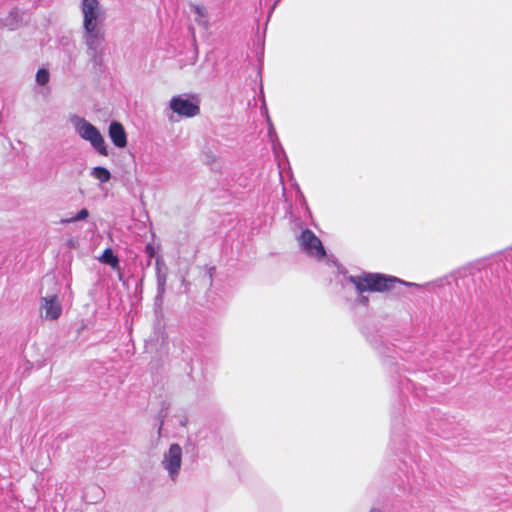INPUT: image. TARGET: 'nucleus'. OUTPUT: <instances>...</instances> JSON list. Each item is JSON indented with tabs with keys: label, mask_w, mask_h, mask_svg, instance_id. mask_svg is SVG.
<instances>
[{
	"label": "nucleus",
	"mask_w": 512,
	"mask_h": 512,
	"mask_svg": "<svg viewBox=\"0 0 512 512\" xmlns=\"http://www.w3.org/2000/svg\"><path fill=\"white\" fill-rule=\"evenodd\" d=\"M79 9L82 18L83 41L88 53L96 56L102 52L105 41V8L99 0H81Z\"/></svg>",
	"instance_id": "f257e3e1"
},
{
	"label": "nucleus",
	"mask_w": 512,
	"mask_h": 512,
	"mask_svg": "<svg viewBox=\"0 0 512 512\" xmlns=\"http://www.w3.org/2000/svg\"><path fill=\"white\" fill-rule=\"evenodd\" d=\"M183 459V450L178 443H172L168 449L163 452L161 465L167 472L168 477L175 481L179 476Z\"/></svg>",
	"instance_id": "39448f33"
},
{
	"label": "nucleus",
	"mask_w": 512,
	"mask_h": 512,
	"mask_svg": "<svg viewBox=\"0 0 512 512\" xmlns=\"http://www.w3.org/2000/svg\"><path fill=\"white\" fill-rule=\"evenodd\" d=\"M191 11L194 15V21L204 29L209 28V15L206 7L201 4L192 5Z\"/></svg>",
	"instance_id": "1a4fd4ad"
},
{
	"label": "nucleus",
	"mask_w": 512,
	"mask_h": 512,
	"mask_svg": "<svg viewBox=\"0 0 512 512\" xmlns=\"http://www.w3.org/2000/svg\"><path fill=\"white\" fill-rule=\"evenodd\" d=\"M298 243L303 252L317 260L324 258L326 252L321 240L309 229L302 230Z\"/></svg>",
	"instance_id": "423d86ee"
},
{
	"label": "nucleus",
	"mask_w": 512,
	"mask_h": 512,
	"mask_svg": "<svg viewBox=\"0 0 512 512\" xmlns=\"http://www.w3.org/2000/svg\"><path fill=\"white\" fill-rule=\"evenodd\" d=\"M99 260L105 264L110 265L112 268L116 269L119 264V260L117 256L114 255L111 249H106L103 254L100 256Z\"/></svg>",
	"instance_id": "f8f14e48"
},
{
	"label": "nucleus",
	"mask_w": 512,
	"mask_h": 512,
	"mask_svg": "<svg viewBox=\"0 0 512 512\" xmlns=\"http://www.w3.org/2000/svg\"><path fill=\"white\" fill-rule=\"evenodd\" d=\"M359 301H360L361 303H365V302L367 301V298H366V297H364V296H360Z\"/></svg>",
	"instance_id": "f3484780"
},
{
	"label": "nucleus",
	"mask_w": 512,
	"mask_h": 512,
	"mask_svg": "<svg viewBox=\"0 0 512 512\" xmlns=\"http://www.w3.org/2000/svg\"><path fill=\"white\" fill-rule=\"evenodd\" d=\"M155 267H156V277H157V283L158 288L161 292L164 291L166 280H167V273L168 268L162 259V257H157L155 261Z\"/></svg>",
	"instance_id": "9d476101"
},
{
	"label": "nucleus",
	"mask_w": 512,
	"mask_h": 512,
	"mask_svg": "<svg viewBox=\"0 0 512 512\" xmlns=\"http://www.w3.org/2000/svg\"><path fill=\"white\" fill-rule=\"evenodd\" d=\"M168 110L171 112V115H168L170 119L173 115L180 118H193L200 114L199 100L187 94L175 95L168 103Z\"/></svg>",
	"instance_id": "20e7f679"
},
{
	"label": "nucleus",
	"mask_w": 512,
	"mask_h": 512,
	"mask_svg": "<svg viewBox=\"0 0 512 512\" xmlns=\"http://www.w3.org/2000/svg\"><path fill=\"white\" fill-rule=\"evenodd\" d=\"M90 175L100 183H107L111 179L110 171L102 166L93 167L90 171Z\"/></svg>",
	"instance_id": "9b49d317"
},
{
	"label": "nucleus",
	"mask_w": 512,
	"mask_h": 512,
	"mask_svg": "<svg viewBox=\"0 0 512 512\" xmlns=\"http://www.w3.org/2000/svg\"><path fill=\"white\" fill-rule=\"evenodd\" d=\"M368 512H387V511H385L384 509L379 508V507H373Z\"/></svg>",
	"instance_id": "dca6fc26"
},
{
	"label": "nucleus",
	"mask_w": 512,
	"mask_h": 512,
	"mask_svg": "<svg viewBox=\"0 0 512 512\" xmlns=\"http://www.w3.org/2000/svg\"><path fill=\"white\" fill-rule=\"evenodd\" d=\"M158 249H159V246L154 243H148L145 246V252L149 256V258L155 257L157 255Z\"/></svg>",
	"instance_id": "2eb2a0df"
},
{
	"label": "nucleus",
	"mask_w": 512,
	"mask_h": 512,
	"mask_svg": "<svg viewBox=\"0 0 512 512\" xmlns=\"http://www.w3.org/2000/svg\"><path fill=\"white\" fill-rule=\"evenodd\" d=\"M108 135L112 143L117 148L122 149L127 146V133L124 129V126L120 122L113 121L110 123L108 128Z\"/></svg>",
	"instance_id": "6e6552de"
},
{
	"label": "nucleus",
	"mask_w": 512,
	"mask_h": 512,
	"mask_svg": "<svg viewBox=\"0 0 512 512\" xmlns=\"http://www.w3.org/2000/svg\"><path fill=\"white\" fill-rule=\"evenodd\" d=\"M349 281L355 286L359 295L364 292H385L393 287V284L399 280L395 277H389L378 273H361L350 276Z\"/></svg>",
	"instance_id": "7ed1b4c3"
},
{
	"label": "nucleus",
	"mask_w": 512,
	"mask_h": 512,
	"mask_svg": "<svg viewBox=\"0 0 512 512\" xmlns=\"http://www.w3.org/2000/svg\"><path fill=\"white\" fill-rule=\"evenodd\" d=\"M50 80V73L47 69L41 68L36 73V83L38 85L44 86Z\"/></svg>",
	"instance_id": "4468645a"
},
{
	"label": "nucleus",
	"mask_w": 512,
	"mask_h": 512,
	"mask_svg": "<svg viewBox=\"0 0 512 512\" xmlns=\"http://www.w3.org/2000/svg\"><path fill=\"white\" fill-rule=\"evenodd\" d=\"M40 317L44 320H57L62 314V305L56 295H49L40 300Z\"/></svg>",
	"instance_id": "0eeeda50"
},
{
	"label": "nucleus",
	"mask_w": 512,
	"mask_h": 512,
	"mask_svg": "<svg viewBox=\"0 0 512 512\" xmlns=\"http://www.w3.org/2000/svg\"><path fill=\"white\" fill-rule=\"evenodd\" d=\"M69 121L75 133L83 141L88 142L100 155H108L107 144L104 136L95 125L79 115H71L69 117Z\"/></svg>",
	"instance_id": "f03ea898"
},
{
	"label": "nucleus",
	"mask_w": 512,
	"mask_h": 512,
	"mask_svg": "<svg viewBox=\"0 0 512 512\" xmlns=\"http://www.w3.org/2000/svg\"><path fill=\"white\" fill-rule=\"evenodd\" d=\"M89 216V211L86 208H82L75 216L67 219H61V224H68L86 219Z\"/></svg>",
	"instance_id": "ddd939ff"
}]
</instances>
